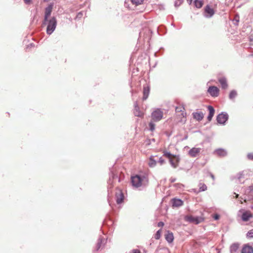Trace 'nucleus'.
<instances>
[{
	"mask_svg": "<svg viewBox=\"0 0 253 253\" xmlns=\"http://www.w3.org/2000/svg\"><path fill=\"white\" fill-rule=\"evenodd\" d=\"M49 0H43V1H46V2L48 1H49Z\"/></svg>",
	"mask_w": 253,
	"mask_h": 253,
	"instance_id": "obj_47",
	"label": "nucleus"
},
{
	"mask_svg": "<svg viewBox=\"0 0 253 253\" xmlns=\"http://www.w3.org/2000/svg\"><path fill=\"white\" fill-rule=\"evenodd\" d=\"M194 4L196 7L199 8H201L203 4V2L200 0H195Z\"/></svg>",
	"mask_w": 253,
	"mask_h": 253,
	"instance_id": "obj_27",
	"label": "nucleus"
},
{
	"mask_svg": "<svg viewBox=\"0 0 253 253\" xmlns=\"http://www.w3.org/2000/svg\"><path fill=\"white\" fill-rule=\"evenodd\" d=\"M24 0V2L27 4H29L31 3V1L32 0Z\"/></svg>",
	"mask_w": 253,
	"mask_h": 253,
	"instance_id": "obj_42",
	"label": "nucleus"
},
{
	"mask_svg": "<svg viewBox=\"0 0 253 253\" xmlns=\"http://www.w3.org/2000/svg\"><path fill=\"white\" fill-rule=\"evenodd\" d=\"M185 110V109L184 108V107L183 106H179V107H175V112H177V113H178V112H180L181 113V116L183 118H184V120H183L182 119H181V122H185L186 121V112L184 111Z\"/></svg>",
	"mask_w": 253,
	"mask_h": 253,
	"instance_id": "obj_11",
	"label": "nucleus"
},
{
	"mask_svg": "<svg viewBox=\"0 0 253 253\" xmlns=\"http://www.w3.org/2000/svg\"><path fill=\"white\" fill-rule=\"evenodd\" d=\"M214 14V11L213 8H211L209 5H207L205 8L204 16L207 18L211 17Z\"/></svg>",
	"mask_w": 253,
	"mask_h": 253,
	"instance_id": "obj_6",
	"label": "nucleus"
},
{
	"mask_svg": "<svg viewBox=\"0 0 253 253\" xmlns=\"http://www.w3.org/2000/svg\"><path fill=\"white\" fill-rule=\"evenodd\" d=\"M164 156L167 157L169 159V160H170L171 158L173 157V155H172L170 152L166 151L164 152Z\"/></svg>",
	"mask_w": 253,
	"mask_h": 253,
	"instance_id": "obj_30",
	"label": "nucleus"
},
{
	"mask_svg": "<svg viewBox=\"0 0 253 253\" xmlns=\"http://www.w3.org/2000/svg\"><path fill=\"white\" fill-rule=\"evenodd\" d=\"M213 218L215 220H217L219 219V215L218 214H214V216H213Z\"/></svg>",
	"mask_w": 253,
	"mask_h": 253,
	"instance_id": "obj_39",
	"label": "nucleus"
},
{
	"mask_svg": "<svg viewBox=\"0 0 253 253\" xmlns=\"http://www.w3.org/2000/svg\"><path fill=\"white\" fill-rule=\"evenodd\" d=\"M164 222H161H161H159L158 223V226L159 227H162V226H164Z\"/></svg>",
	"mask_w": 253,
	"mask_h": 253,
	"instance_id": "obj_40",
	"label": "nucleus"
},
{
	"mask_svg": "<svg viewBox=\"0 0 253 253\" xmlns=\"http://www.w3.org/2000/svg\"><path fill=\"white\" fill-rule=\"evenodd\" d=\"M234 194L235 195V198H237L238 197V196H239V195L236 194V193H234Z\"/></svg>",
	"mask_w": 253,
	"mask_h": 253,
	"instance_id": "obj_46",
	"label": "nucleus"
},
{
	"mask_svg": "<svg viewBox=\"0 0 253 253\" xmlns=\"http://www.w3.org/2000/svg\"><path fill=\"white\" fill-rule=\"evenodd\" d=\"M219 82L220 83L222 88L226 89L227 87L228 84H227V81H226V80L225 78H220L219 80Z\"/></svg>",
	"mask_w": 253,
	"mask_h": 253,
	"instance_id": "obj_22",
	"label": "nucleus"
},
{
	"mask_svg": "<svg viewBox=\"0 0 253 253\" xmlns=\"http://www.w3.org/2000/svg\"><path fill=\"white\" fill-rule=\"evenodd\" d=\"M208 109L209 111V114L207 117V119L209 121H211L214 115L215 110L211 106H208Z\"/></svg>",
	"mask_w": 253,
	"mask_h": 253,
	"instance_id": "obj_16",
	"label": "nucleus"
},
{
	"mask_svg": "<svg viewBox=\"0 0 253 253\" xmlns=\"http://www.w3.org/2000/svg\"><path fill=\"white\" fill-rule=\"evenodd\" d=\"M247 237L248 238H253V229L248 231L247 233Z\"/></svg>",
	"mask_w": 253,
	"mask_h": 253,
	"instance_id": "obj_32",
	"label": "nucleus"
},
{
	"mask_svg": "<svg viewBox=\"0 0 253 253\" xmlns=\"http://www.w3.org/2000/svg\"><path fill=\"white\" fill-rule=\"evenodd\" d=\"M169 180L171 182L173 183L175 181L176 179L175 178H170Z\"/></svg>",
	"mask_w": 253,
	"mask_h": 253,
	"instance_id": "obj_43",
	"label": "nucleus"
},
{
	"mask_svg": "<svg viewBox=\"0 0 253 253\" xmlns=\"http://www.w3.org/2000/svg\"><path fill=\"white\" fill-rule=\"evenodd\" d=\"M201 149L200 148H192L189 152V155L192 157H196L199 154Z\"/></svg>",
	"mask_w": 253,
	"mask_h": 253,
	"instance_id": "obj_10",
	"label": "nucleus"
},
{
	"mask_svg": "<svg viewBox=\"0 0 253 253\" xmlns=\"http://www.w3.org/2000/svg\"><path fill=\"white\" fill-rule=\"evenodd\" d=\"M228 119V115L225 112H222L218 114L216 117L217 123L221 125H224Z\"/></svg>",
	"mask_w": 253,
	"mask_h": 253,
	"instance_id": "obj_4",
	"label": "nucleus"
},
{
	"mask_svg": "<svg viewBox=\"0 0 253 253\" xmlns=\"http://www.w3.org/2000/svg\"><path fill=\"white\" fill-rule=\"evenodd\" d=\"M242 253H253V248L252 246L245 245L242 250Z\"/></svg>",
	"mask_w": 253,
	"mask_h": 253,
	"instance_id": "obj_18",
	"label": "nucleus"
},
{
	"mask_svg": "<svg viewBox=\"0 0 253 253\" xmlns=\"http://www.w3.org/2000/svg\"><path fill=\"white\" fill-rule=\"evenodd\" d=\"M183 2V0H175L174 2V5L175 7H178Z\"/></svg>",
	"mask_w": 253,
	"mask_h": 253,
	"instance_id": "obj_34",
	"label": "nucleus"
},
{
	"mask_svg": "<svg viewBox=\"0 0 253 253\" xmlns=\"http://www.w3.org/2000/svg\"><path fill=\"white\" fill-rule=\"evenodd\" d=\"M104 239L102 237H100L97 241V243L96 246L95 250L98 251L100 249H102L104 245Z\"/></svg>",
	"mask_w": 253,
	"mask_h": 253,
	"instance_id": "obj_14",
	"label": "nucleus"
},
{
	"mask_svg": "<svg viewBox=\"0 0 253 253\" xmlns=\"http://www.w3.org/2000/svg\"><path fill=\"white\" fill-rule=\"evenodd\" d=\"M134 114L137 117H142L143 116V113L140 111L136 102L134 104Z\"/></svg>",
	"mask_w": 253,
	"mask_h": 253,
	"instance_id": "obj_19",
	"label": "nucleus"
},
{
	"mask_svg": "<svg viewBox=\"0 0 253 253\" xmlns=\"http://www.w3.org/2000/svg\"><path fill=\"white\" fill-rule=\"evenodd\" d=\"M219 89L215 86H211L208 90V92L212 97H217L219 94Z\"/></svg>",
	"mask_w": 253,
	"mask_h": 253,
	"instance_id": "obj_7",
	"label": "nucleus"
},
{
	"mask_svg": "<svg viewBox=\"0 0 253 253\" xmlns=\"http://www.w3.org/2000/svg\"><path fill=\"white\" fill-rule=\"evenodd\" d=\"M131 181L133 187L138 188L145 185L148 182V180L144 175L136 174L131 177Z\"/></svg>",
	"mask_w": 253,
	"mask_h": 253,
	"instance_id": "obj_1",
	"label": "nucleus"
},
{
	"mask_svg": "<svg viewBox=\"0 0 253 253\" xmlns=\"http://www.w3.org/2000/svg\"><path fill=\"white\" fill-rule=\"evenodd\" d=\"M161 230H159L158 231H157V232L155 235V238L157 240L159 239L161 237Z\"/></svg>",
	"mask_w": 253,
	"mask_h": 253,
	"instance_id": "obj_33",
	"label": "nucleus"
},
{
	"mask_svg": "<svg viewBox=\"0 0 253 253\" xmlns=\"http://www.w3.org/2000/svg\"><path fill=\"white\" fill-rule=\"evenodd\" d=\"M248 158L250 160H253V153H249L247 155Z\"/></svg>",
	"mask_w": 253,
	"mask_h": 253,
	"instance_id": "obj_36",
	"label": "nucleus"
},
{
	"mask_svg": "<svg viewBox=\"0 0 253 253\" xmlns=\"http://www.w3.org/2000/svg\"><path fill=\"white\" fill-rule=\"evenodd\" d=\"M237 95V92L235 90H232L230 91L229 97L230 99H234Z\"/></svg>",
	"mask_w": 253,
	"mask_h": 253,
	"instance_id": "obj_25",
	"label": "nucleus"
},
{
	"mask_svg": "<svg viewBox=\"0 0 253 253\" xmlns=\"http://www.w3.org/2000/svg\"><path fill=\"white\" fill-rule=\"evenodd\" d=\"M244 172L241 171L237 174L236 178H237L238 180H240L241 178L244 177Z\"/></svg>",
	"mask_w": 253,
	"mask_h": 253,
	"instance_id": "obj_31",
	"label": "nucleus"
},
{
	"mask_svg": "<svg viewBox=\"0 0 253 253\" xmlns=\"http://www.w3.org/2000/svg\"><path fill=\"white\" fill-rule=\"evenodd\" d=\"M179 160L180 159L179 157L175 155L173 156L172 158H171V159L169 160L170 165L173 168H176L177 167Z\"/></svg>",
	"mask_w": 253,
	"mask_h": 253,
	"instance_id": "obj_8",
	"label": "nucleus"
},
{
	"mask_svg": "<svg viewBox=\"0 0 253 253\" xmlns=\"http://www.w3.org/2000/svg\"><path fill=\"white\" fill-rule=\"evenodd\" d=\"M129 253H140V252L137 249H134L132 250Z\"/></svg>",
	"mask_w": 253,
	"mask_h": 253,
	"instance_id": "obj_37",
	"label": "nucleus"
},
{
	"mask_svg": "<svg viewBox=\"0 0 253 253\" xmlns=\"http://www.w3.org/2000/svg\"><path fill=\"white\" fill-rule=\"evenodd\" d=\"M165 239L169 243L172 242L174 239L172 233L168 231L165 235Z\"/></svg>",
	"mask_w": 253,
	"mask_h": 253,
	"instance_id": "obj_20",
	"label": "nucleus"
},
{
	"mask_svg": "<svg viewBox=\"0 0 253 253\" xmlns=\"http://www.w3.org/2000/svg\"><path fill=\"white\" fill-rule=\"evenodd\" d=\"M156 165V161L153 159L152 157H151L149 162V166L150 167H154Z\"/></svg>",
	"mask_w": 253,
	"mask_h": 253,
	"instance_id": "obj_26",
	"label": "nucleus"
},
{
	"mask_svg": "<svg viewBox=\"0 0 253 253\" xmlns=\"http://www.w3.org/2000/svg\"><path fill=\"white\" fill-rule=\"evenodd\" d=\"M150 85L148 84H146L143 85V100H145L147 99L148 97L149 93H150Z\"/></svg>",
	"mask_w": 253,
	"mask_h": 253,
	"instance_id": "obj_9",
	"label": "nucleus"
},
{
	"mask_svg": "<svg viewBox=\"0 0 253 253\" xmlns=\"http://www.w3.org/2000/svg\"><path fill=\"white\" fill-rule=\"evenodd\" d=\"M152 141H155V139H152L151 140Z\"/></svg>",
	"mask_w": 253,
	"mask_h": 253,
	"instance_id": "obj_48",
	"label": "nucleus"
},
{
	"mask_svg": "<svg viewBox=\"0 0 253 253\" xmlns=\"http://www.w3.org/2000/svg\"><path fill=\"white\" fill-rule=\"evenodd\" d=\"M149 126L151 131H153L155 128V125L152 121L149 122Z\"/></svg>",
	"mask_w": 253,
	"mask_h": 253,
	"instance_id": "obj_29",
	"label": "nucleus"
},
{
	"mask_svg": "<svg viewBox=\"0 0 253 253\" xmlns=\"http://www.w3.org/2000/svg\"><path fill=\"white\" fill-rule=\"evenodd\" d=\"M116 197L117 204H120L123 202L124 196L122 192H119L118 193H117Z\"/></svg>",
	"mask_w": 253,
	"mask_h": 253,
	"instance_id": "obj_17",
	"label": "nucleus"
},
{
	"mask_svg": "<svg viewBox=\"0 0 253 253\" xmlns=\"http://www.w3.org/2000/svg\"><path fill=\"white\" fill-rule=\"evenodd\" d=\"M53 6V4L52 3H50L45 8L43 24H46V21L48 19L49 17L51 15Z\"/></svg>",
	"mask_w": 253,
	"mask_h": 253,
	"instance_id": "obj_5",
	"label": "nucleus"
},
{
	"mask_svg": "<svg viewBox=\"0 0 253 253\" xmlns=\"http://www.w3.org/2000/svg\"><path fill=\"white\" fill-rule=\"evenodd\" d=\"M47 25L46 33L48 35H51L55 30L57 25V20L55 17H52L49 19H47L46 24Z\"/></svg>",
	"mask_w": 253,
	"mask_h": 253,
	"instance_id": "obj_2",
	"label": "nucleus"
},
{
	"mask_svg": "<svg viewBox=\"0 0 253 253\" xmlns=\"http://www.w3.org/2000/svg\"><path fill=\"white\" fill-rule=\"evenodd\" d=\"M249 39H250V41L251 42H253V37H250Z\"/></svg>",
	"mask_w": 253,
	"mask_h": 253,
	"instance_id": "obj_45",
	"label": "nucleus"
},
{
	"mask_svg": "<svg viewBox=\"0 0 253 253\" xmlns=\"http://www.w3.org/2000/svg\"><path fill=\"white\" fill-rule=\"evenodd\" d=\"M239 248V244L238 243H234L232 244L230 247V253H236Z\"/></svg>",
	"mask_w": 253,
	"mask_h": 253,
	"instance_id": "obj_21",
	"label": "nucleus"
},
{
	"mask_svg": "<svg viewBox=\"0 0 253 253\" xmlns=\"http://www.w3.org/2000/svg\"><path fill=\"white\" fill-rule=\"evenodd\" d=\"M143 0H131V1L133 4L138 5L141 4Z\"/></svg>",
	"mask_w": 253,
	"mask_h": 253,
	"instance_id": "obj_28",
	"label": "nucleus"
},
{
	"mask_svg": "<svg viewBox=\"0 0 253 253\" xmlns=\"http://www.w3.org/2000/svg\"><path fill=\"white\" fill-rule=\"evenodd\" d=\"M253 217V215L249 211L244 212L242 215V219L244 221H248L251 218Z\"/></svg>",
	"mask_w": 253,
	"mask_h": 253,
	"instance_id": "obj_13",
	"label": "nucleus"
},
{
	"mask_svg": "<svg viewBox=\"0 0 253 253\" xmlns=\"http://www.w3.org/2000/svg\"><path fill=\"white\" fill-rule=\"evenodd\" d=\"M193 117L197 121H201L204 116V114L202 112H193L192 113Z\"/></svg>",
	"mask_w": 253,
	"mask_h": 253,
	"instance_id": "obj_12",
	"label": "nucleus"
},
{
	"mask_svg": "<svg viewBox=\"0 0 253 253\" xmlns=\"http://www.w3.org/2000/svg\"><path fill=\"white\" fill-rule=\"evenodd\" d=\"M207 186L205 184H203L201 187L199 188L200 191H204L207 190Z\"/></svg>",
	"mask_w": 253,
	"mask_h": 253,
	"instance_id": "obj_35",
	"label": "nucleus"
},
{
	"mask_svg": "<svg viewBox=\"0 0 253 253\" xmlns=\"http://www.w3.org/2000/svg\"><path fill=\"white\" fill-rule=\"evenodd\" d=\"M187 219L189 221L195 223V224H198L200 223L199 218L198 217L190 216L187 217Z\"/></svg>",
	"mask_w": 253,
	"mask_h": 253,
	"instance_id": "obj_23",
	"label": "nucleus"
},
{
	"mask_svg": "<svg viewBox=\"0 0 253 253\" xmlns=\"http://www.w3.org/2000/svg\"><path fill=\"white\" fill-rule=\"evenodd\" d=\"M163 116V112L160 109H157L151 114V117L153 121L158 122L160 121Z\"/></svg>",
	"mask_w": 253,
	"mask_h": 253,
	"instance_id": "obj_3",
	"label": "nucleus"
},
{
	"mask_svg": "<svg viewBox=\"0 0 253 253\" xmlns=\"http://www.w3.org/2000/svg\"><path fill=\"white\" fill-rule=\"evenodd\" d=\"M216 153L219 156L224 157L227 155L226 151L223 149H218L216 150Z\"/></svg>",
	"mask_w": 253,
	"mask_h": 253,
	"instance_id": "obj_24",
	"label": "nucleus"
},
{
	"mask_svg": "<svg viewBox=\"0 0 253 253\" xmlns=\"http://www.w3.org/2000/svg\"><path fill=\"white\" fill-rule=\"evenodd\" d=\"M159 162L161 165H162L165 163V160L162 157H161L159 159Z\"/></svg>",
	"mask_w": 253,
	"mask_h": 253,
	"instance_id": "obj_38",
	"label": "nucleus"
},
{
	"mask_svg": "<svg viewBox=\"0 0 253 253\" xmlns=\"http://www.w3.org/2000/svg\"><path fill=\"white\" fill-rule=\"evenodd\" d=\"M210 175L211 178L214 180L215 179L214 175L211 173H210Z\"/></svg>",
	"mask_w": 253,
	"mask_h": 253,
	"instance_id": "obj_44",
	"label": "nucleus"
},
{
	"mask_svg": "<svg viewBox=\"0 0 253 253\" xmlns=\"http://www.w3.org/2000/svg\"><path fill=\"white\" fill-rule=\"evenodd\" d=\"M82 16H83V13L79 12L77 14V18H81Z\"/></svg>",
	"mask_w": 253,
	"mask_h": 253,
	"instance_id": "obj_41",
	"label": "nucleus"
},
{
	"mask_svg": "<svg viewBox=\"0 0 253 253\" xmlns=\"http://www.w3.org/2000/svg\"><path fill=\"white\" fill-rule=\"evenodd\" d=\"M183 204V202L180 199L174 198L172 200V204L173 207H179L181 206Z\"/></svg>",
	"mask_w": 253,
	"mask_h": 253,
	"instance_id": "obj_15",
	"label": "nucleus"
},
{
	"mask_svg": "<svg viewBox=\"0 0 253 253\" xmlns=\"http://www.w3.org/2000/svg\"><path fill=\"white\" fill-rule=\"evenodd\" d=\"M251 191L252 192H253V190H252Z\"/></svg>",
	"mask_w": 253,
	"mask_h": 253,
	"instance_id": "obj_49",
	"label": "nucleus"
}]
</instances>
